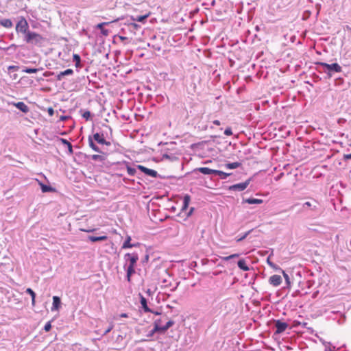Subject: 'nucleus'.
<instances>
[{
  "mask_svg": "<svg viewBox=\"0 0 351 351\" xmlns=\"http://www.w3.org/2000/svg\"><path fill=\"white\" fill-rule=\"evenodd\" d=\"M152 313H153L155 315H160V313L157 311L155 312V311H152Z\"/></svg>",
  "mask_w": 351,
  "mask_h": 351,
  "instance_id": "48",
  "label": "nucleus"
},
{
  "mask_svg": "<svg viewBox=\"0 0 351 351\" xmlns=\"http://www.w3.org/2000/svg\"><path fill=\"white\" fill-rule=\"evenodd\" d=\"M267 262L268 265H269L271 267L274 268V269H276V270H278H278H282V269H281L278 266H277L276 265H275L274 263H273L271 261H270V260H269V257H268V258H267Z\"/></svg>",
  "mask_w": 351,
  "mask_h": 351,
  "instance_id": "34",
  "label": "nucleus"
},
{
  "mask_svg": "<svg viewBox=\"0 0 351 351\" xmlns=\"http://www.w3.org/2000/svg\"><path fill=\"white\" fill-rule=\"evenodd\" d=\"M14 106H16L18 109L21 110L23 112H27L29 111L28 106L23 101H19L14 104Z\"/></svg>",
  "mask_w": 351,
  "mask_h": 351,
  "instance_id": "14",
  "label": "nucleus"
},
{
  "mask_svg": "<svg viewBox=\"0 0 351 351\" xmlns=\"http://www.w3.org/2000/svg\"><path fill=\"white\" fill-rule=\"evenodd\" d=\"M61 300L60 298L58 296L53 297V305L51 307V311H58L60 308Z\"/></svg>",
  "mask_w": 351,
  "mask_h": 351,
  "instance_id": "12",
  "label": "nucleus"
},
{
  "mask_svg": "<svg viewBox=\"0 0 351 351\" xmlns=\"http://www.w3.org/2000/svg\"><path fill=\"white\" fill-rule=\"evenodd\" d=\"M137 168L147 176H151L152 178H156L158 176V173L156 171L148 169L143 165H137Z\"/></svg>",
  "mask_w": 351,
  "mask_h": 351,
  "instance_id": "8",
  "label": "nucleus"
},
{
  "mask_svg": "<svg viewBox=\"0 0 351 351\" xmlns=\"http://www.w3.org/2000/svg\"><path fill=\"white\" fill-rule=\"evenodd\" d=\"M127 172L131 176H133L135 175L136 173V169H134V168H132L131 167H130L128 165H127Z\"/></svg>",
  "mask_w": 351,
  "mask_h": 351,
  "instance_id": "33",
  "label": "nucleus"
},
{
  "mask_svg": "<svg viewBox=\"0 0 351 351\" xmlns=\"http://www.w3.org/2000/svg\"><path fill=\"white\" fill-rule=\"evenodd\" d=\"M316 64L326 68L328 71L340 73L342 71L341 66L337 63L329 64L325 62H317Z\"/></svg>",
  "mask_w": 351,
  "mask_h": 351,
  "instance_id": "4",
  "label": "nucleus"
},
{
  "mask_svg": "<svg viewBox=\"0 0 351 351\" xmlns=\"http://www.w3.org/2000/svg\"><path fill=\"white\" fill-rule=\"evenodd\" d=\"M93 138H94L95 141H96L99 144L106 145H110V142L106 141L103 134H100L99 133H95L93 135Z\"/></svg>",
  "mask_w": 351,
  "mask_h": 351,
  "instance_id": "11",
  "label": "nucleus"
},
{
  "mask_svg": "<svg viewBox=\"0 0 351 351\" xmlns=\"http://www.w3.org/2000/svg\"><path fill=\"white\" fill-rule=\"evenodd\" d=\"M92 159L93 160H100L103 161L104 160V157L101 155L95 154L92 156Z\"/></svg>",
  "mask_w": 351,
  "mask_h": 351,
  "instance_id": "37",
  "label": "nucleus"
},
{
  "mask_svg": "<svg viewBox=\"0 0 351 351\" xmlns=\"http://www.w3.org/2000/svg\"><path fill=\"white\" fill-rule=\"evenodd\" d=\"M132 25L134 27V28H137L138 27V25L136 23H132Z\"/></svg>",
  "mask_w": 351,
  "mask_h": 351,
  "instance_id": "47",
  "label": "nucleus"
},
{
  "mask_svg": "<svg viewBox=\"0 0 351 351\" xmlns=\"http://www.w3.org/2000/svg\"><path fill=\"white\" fill-rule=\"evenodd\" d=\"M275 326L276 328V333H282L287 328L288 324L280 320H277L275 322Z\"/></svg>",
  "mask_w": 351,
  "mask_h": 351,
  "instance_id": "9",
  "label": "nucleus"
},
{
  "mask_svg": "<svg viewBox=\"0 0 351 351\" xmlns=\"http://www.w3.org/2000/svg\"><path fill=\"white\" fill-rule=\"evenodd\" d=\"M269 282L274 287L279 286L282 283V278L279 275H273L269 278Z\"/></svg>",
  "mask_w": 351,
  "mask_h": 351,
  "instance_id": "10",
  "label": "nucleus"
},
{
  "mask_svg": "<svg viewBox=\"0 0 351 351\" xmlns=\"http://www.w3.org/2000/svg\"><path fill=\"white\" fill-rule=\"evenodd\" d=\"M343 158L346 160H351V154H344Z\"/></svg>",
  "mask_w": 351,
  "mask_h": 351,
  "instance_id": "44",
  "label": "nucleus"
},
{
  "mask_svg": "<svg viewBox=\"0 0 351 351\" xmlns=\"http://www.w3.org/2000/svg\"><path fill=\"white\" fill-rule=\"evenodd\" d=\"M211 161L210 160H208V161H206L205 163H208V162H210Z\"/></svg>",
  "mask_w": 351,
  "mask_h": 351,
  "instance_id": "52",
  "label": "nucleus"
},
{
  "mask_svg": "<svg viewBox=\"0 0 351 351\" xmlns=\"http://www.w3.org/2000/svg\"><path fill=\"white\" fill-rule=\"evenodd\" d=\"M239 256V254H231V255L228 256L221 257V258L223 261H229L230 259H232V258H238Z\"/></svg>",
  "mask_w": 351,
  "mask_h": 351,
  "instance_id": "31",
  "label": "nucleus"
},
{
  "mask_svg": "<svg viewBox=\"0 0 351 351\" xmlns=\"http://www.w3.org/2000/svg\"><path fill=\"white\" fill-rule=\"evenodd\" d=\"M281 271H282V274L284 278L286 281V283L288 285H290V279H289V275L284 270H281Z\"/></svg>",
  "mask_w": 351,
  "mask_h": 351,
  "instance_id": "36",
  "label": "nucleus"
},
{
  "mask_svg": "<svg viewBox=\"0 0 351 351\" xmlns=\"http://www.w3.org/2000/svg\"><path fill=\"white\" fill-rule=\"evenodd\" d=\"M319 206V203L317 200L311 198L310 201H307L303 204V208H307L312 211H317L318 210Z\"/></svg>",
  "mask_w": 351,
  "mask_h": 351,
  "instance_id": "6",
  "label": "nucleus"
},
{
  "mask_svg": "<svg viewBox=\"0 0 351 351\" xmlns=\"http://www.w3.org/2000/svg\"><path fill=\"white\" fill-rule=\"evenodd\" d=\"M73 60L75 62V66L77 67L79 66V65L80 64V61H81L80 56L77 54H74L73 55Z\"/></svg>",
  "mask_w": 351,
  "mask_h": 351,
  "instance_id": "35",
  "label": "nucleus"
},
{
  "mask_svg": "<svg viewBox=\"0 0 351 351\" xmlns=\"http://www.w3.org/2000/svg\"><path fill=\"white\" fill-rule=\"evenodd\" d=\"M244 202L248 203L250 204H260L263 203V199H255V198H248L243 200Z\"/></svg>",
  "mask_w": 351,
  "mask_h": 351,
  "instance_id": "23",
  "label": "nucleus"
},
{
  "mask_svg": "<svg viewBox=\"0 0 351 351\" xmlns=\"http://www.w3.org/2000/svg\"><path fill=\"white\" fill-rule=\"evenodd\" d=\"M120 39L123 40H125L126 39V37H123V36H120Z\"/></svg>",
  "mask_w": 351,
  "mask_h": 351,
  "instance_id": "50",
  "label": "nucleus"
},
{
  "mask_svg": "<svg viewBox=\"0 0 351 351\" xmlns=\"http://www.w3.org/2000/svg\"><path fill=\"white\" fill-rule=\"evenodd\" d=\"M40 69H31V68H25L23 69V71L26 73H37Z\"/></svg>",
  "mask_w": 351,
  "mask_h": 351,
  "instance_id": "32",
  "label": "nucleus"
},
{
  "mask_svg": "<svg viewBox=\"0 0 351 351\" xmlns=\"http://www.w3.org/2000/svg\"><path fill=\"white\" fill-rule=\"evenodd\" d=\"M238 267L243 271H247L250 270L246 261L244 259H240L237 263Z\"/></svg>",
  "mask_w": 351,
  "mask_h": 351,
  "instance_id": "17",
  "label": "nucleus"
},
{
  "mask_svg": "<svg viewBox=\"0 0 351 351\" xmlns=\"http://www.w3.org/2000/svg\"><path fill=\"white\" fill-rule=\"evenodd\" d=\"M125 258L130 262V265L127 269V279L130 282L132 275L135 273V266L138 260V256L136 254L128 253L125 255Z\"/></svg>",
  "mask_w": 351,
  "mask_h": 351,
  "instance_id": "2",
  "label": "nucleus"
},
{
  "mask_svg": "<svg viewBox=\"0 0 351 351\" xmlns=\"http://www.w3.org/2000/svg\"><path fill=\"white\" fill-rule=\"evenodd\" d=\"M197 171H198L199 172H200L204 175H210V174L215 173V169H211L208 167H199V168L197 169Z\"/></svg>",
  "mask_w": 351,
  "mask_h": 351,
  "instance_id": "15",
  "label": "nucleus"
},
{
  "mask_svg": "<svg viewBox=\"0 0 351 351\" xmlns=\"http://www.w3.org/2000/svg\"><path fill=\"white\" fill-rule=\"evenodd\" d=\"M241 165V162H234L232 163H227L226 164V167L230 169H233L239 167Z\"/></svg>",
  "mask_w": 351,
  "mask_h": 351,
  "instance_id": "27",
  "label": "nucleus"
},
{
  "mask_svg": "<svg viewBox=\"0 0 351 351\" xmlns=\"http://www.w3.org/2000/svg\"><path fill=\"white\" fill-rule=\"evenodd\" d=\"M26 293H29L31 297H32V306H35V303H36V301H35V298H36V293H34V291L31 289V288H27L26 289Z\"/></svg>",
  "mask_w": 351,
  "mask_h": 351,
  "instance_id": "25",
  "label": "nucleus"
},
{
  "mask_svg": "<svg viewBox=\"0 0 351 351\" xmlns=\"http://www.w3.org/2000/svg\"><path fill=\"white\" fill-rule=\"evenodd\" d=\"M89 146L95 152H99V149L98 147L93 143L92 138L90 137L88 138Z\"/></svg>",
  "mask_w": 351,
  "mask_h": 351,
  "instance_id": "30",
  "label": "nucleus"
},
{
  "mask_svg": "<svg viewBox=\"0 0 351 351\" xmlns=\"http://www.w3.org/2000/svg\"><path fill=\"white\" fill-rule=\"evenodd\" d=\"M60 141L64 144L66 145V147H68L69 152L72 154L73 153V147L70 142H69L66 139L64 138H60Z\"/></svg>",
  "mask_w": 351,
  "mask_h": 351,
  "instance_id": "29",
  "label": "nucleus"
},
{
  "mask_svg": "<svg viewBox=\"0 0 351 351\" xmlns=\"http://www.w3.org/2000/svg\"><path fill=\"white\" fill-rule=\"evenodd\" d=\"M193 210V208H191V210H190L189 213L188 214V216H189V215H191V213H192Z\"/></svg>",
  "mask_w": 351,
  "mask_h": 351,
  "instance_id": "49",
  "label": "nucleus"
},
{
  "mask_svg": "<svg viewBox=\"0 0 351 351\" xmlns=\"http://www.w3.org/2000/svg\"><path fill=\"white\" fill-rule=\"evenodd\" d=\"M40 186L41 187V190L43 193L54 191V189L50 186L45 185L41 182H40Z\"/></svg>",
  "mask_w": 351,
  "mask_h": 351,
  "instance_id": "26",
  "label": "nucleus"
},
{
  "mask_svg": "<svg viewBox=\"0 0 351 351\" xmlns=\"http://www.w3.org/2000/svg\"><path fill=\"white\" fill-rule=\"evenodd\" d=\"M0 25L5 28H11L13 25L12 21L8 19L1 20Z\"/></svg>",
  "mask_w": 351,
  "mask_h": 351,
  "instance_id": "20",
  "label": "nucleus"
},
{
  "mask_svg": "<svg viewBox=\"0 0 351 351\" xmlns=\"http://www.w3.org/2000/svg\"><path fill=\"white\" fill-rule=\"evenodd\" d=\"M250 232H251V230H249L247 232H245L243 236L237 239V242H240V241H243V239H245L247 237V235L250 233Z\"/></svg>",
  "mask_w": 351,
  "mask_h": 351,
  "instance_id": "38",
  "label": "nucleus"
},
{
  "mask_svg": "<svg viewBox=\"0 0 351 351\" xmlns=\"http://www.w3.org/2000/svg\"><path fill=\"white\" fill-rule=\"evenodd\" d=\"M130 241H131V237L130 236H128L126 237L125 241H124V243H123V244L122 245V248L123 249H126V248H131L132 247L136 246V244H131Z\"/></svg>",
  "mask_w": 351,
  "mask_h": 351,
  "instance_id": "19",
  "label": "nucleus"
},
{
  "mask_svg": "<svg viewBox=\"0 0 351 351\" xmlns=\"http://www.w3.org/2000/svg\"><path fill=\"white\" fill-rule=\"evenodd\" d=\"M213 123L216 125H219L221 123H220V121L219 120H215L213 121Z\"/></svg>",
  "mask_w": 351,
  "mask_h": 351,
  "instance_id": "45",
  "label": "nucleus"
},
{
  "mask_svg": "<svg viewBox=\"0 0 351 351\" xmlns=\"http://www.w3.org/2000/svg\"><path fill=\"white\" fill-rule=\"evenodd\" d=\"M150 14H151V12H149L147 14H145V15H142V16H137L136 19L132 16V19L133 21H138V22H141V23H143V22H144V21H145V20L146 19H147V18L150 16Z\"/></svg>",
  "mask_w": 351,
  "mask_h": 351,
  "instance_id": "24",
  "label": "nucleus"
},
{
  "mask_svg": "<svg viewBox=\"0 0 351 351\" xmlns=\"http://www.w3.org/2000/svg\"><path fill=\"white\" fill-rule=\"evenodd\" d=\"M120 317H121L127 318V317H128V314H127V313H121V314L120 315Z\"/></svg>",
  "mask_w": 351,
  "mask_h": 351,
  "instance_id": "46",
  "label": "nucleus"
},
{
  "mask_svg": "<svg viewBox=\"0 0 351 351\" xmlns=\"http://www.w3.org/2000/svg\"><path fill=\"white\" fill-rule=\"evenodd\" d=\"M51 321H49V322H48L45 324V327H44V329H45V330L46 332H49V331L51 330Z\"/></svg>",
  "mask_w": 351,
  "mask_h": 351,
  "instance_id": "39",
  "label": "nucleus"
},
{
  "mask_svg": "<svg viewBox=\"0 0 351 351\" xmlns=\"http://www.w3.org/2000/svg\"><path fill=\"white\" fill-rule=\"evenodd\" d=\"M83 117L85 118L86 119H88L89 117H90V112L89 111H86L84 112V114H82Z\"/></svg>",
  "mask_w": 351,
  "mask_h": 351,
  "instance_id": "42",
  "label": "nucleus"
},
{
  "mask_svg": "<svg viewBox=\"0 0 351 351\" xmlns=\"http://www.w3.org/2000/svg\"><path fill=\"white\" fill-rule=\"evenodd\" d=\"M73 73V71L71 69H68L64 71L60 72L59 74H58L56 78L58 80H62L64 76L65 75H70Z\"/></svg>",
  "mask_w": 351,
  "mask_h": 351,
  "instance_id": "16",
  "label": "nucleus"
},
{
  "mask_svg": "<svg viewBox=\"0 0 351 351\" xmlns=\"http://www.w3.org/2000/svg\"><path fill=\"white\" fill-rule=\"evenodd\" d=\"M224 134L226 136H231L232 134V132L230 128H227L224 131Z\"/></svg>",
  "mask_w": 351,
  "mask_h": 351,
  "instance_id": "41",
  "label": "nucleus"
},
{
  "mask_svg": "<svg viewBox=\"0 0 351 351\" xmlns=\"http://www.w3.org/2000/svg\"><path fill=\"white\" fill-rule=\"evenodd\" d=\"M47 112H48V114L50 115V116H53V114H54V110L52 108H49L48 110H47Z\"/></svg>",
  "mask_w": 351,
  "mask_h": 351,
  "instance_id": "43",
  "label": "nucleus"
},
{
  "mask_svg": "<svg viewBox=\"0 0 351 351\" xmlns=\"http://www.w3.org/2000/svg\"><path fill=\"white\" fill-rule=\"evenodd\" d=\"M83 231H86L87 232H92L93 230H82Z\"/></svg>",
  "mask_w": 351,
  "mask_h": 351,
  "instance_id": "51",
  "label": "nucleus"
},
{
  "mask_svg": "<svg viewBox=\"0 0 351 351\" xmlns=\"http://www.w3.org/2000/svg\"><path fill=\"white\" fill-rule=\"evenodd\" d=\"M167 319V315H164L159 319L154 320V328L151 332V336L153 335L155 332L164 333L174 324V322L170 319L167 322L165 325H162V322L165 321Z\"/></svg>",
  "mask_w": 351,
  "mask_h": 351,
  "instance_id": "1",
  "label": "nucleus"
},
{
  "mask_svg": "<svg viewBox=\"0 0 351 351\" xmlns=\"http://www.w3.org/2000/svg\"><path fill=\"white\" fill-rule=\"evenodd\" d=\"M141 304L145 312H152V310L148 307L147 304V300L145 297L141 295Z\"/></svg>",
  "mask_w": 351,
  "mask_h": 351,
  "instance_id": "21",
  "label": "nucleus"
},
{
  "mask_svg": "<svg viewBox=\"0 0 351 351\" xmlns=\"http://www.w3.org/2000/svg\"><path fill=\"white\" fill-rule=\"evenodd\" d=\"M190 201H191L190 195H187V194L185 195L184 196V199H183V205H182V210H186V208H188V206L189 205Z\"/></svg>",
  "mask_w": 351,
  "mask_h": 351,
  "instance_id": "22",
  "label": "nucleus"
},
{
  "mask_svg": "<svg viewBox=\"0 0 351 351\" xmlns=\"http://www.w3.org/2000/svg\"><path fill=\"white\" fill-rule=\"evenodd\" d=\"M114 328V324H110L109 327L107 328V329L105 330L104 333V335H107L108 332H110Z\"/></svg>",
  "mask_w": 351,
  "mask_h": 351,
  "instance_id": "40",
  "label": "nucleus"
},
{
  "mask_svg": "<svg viewBox=\"0 0 351 351\" xmlns=\"http://www.w3.org/2000/svg\"><path fill=\"white\" fill-rule=\"evenodd\" d=\"M43 40V37L36 33V32H28L25 35V40L27 43H39Z\"/></svg>",
  "mask_w": 351,
  "mask_h": 351,
  "instance_id": "3",
  "label": "nucleus"
},
{
  "mask_svg": "<svg viewBox=\"0 0 351 351\" xmlns=\"http://www.w3.org/2000/svg\"><path fill=\"white\" fill-rule=\"evenodd\" d=\"M215 174L219 176L221 179H226L227 177L231 175L230 173H225L219 170H215Z\"/></svg>",
  "mask_w": 351,
  "mask_h": 351,
  "instance_id": "28",
  "label": "nucleus"
},
{
  "mask_svg": "<svg viewBox=\"0 0 351 351\" xmlns=\"http://www.w3.org/2000/svg\"><path fill=\"white\" fill-rule=\"evenodd\" d=\"M28 28H29L28 23L24 18H22L21 20H19L16 25V32H21L23 34H27L28 32H27Z\"/></svg>",
  "mask_w": 351,
  "mask_h": 351,
  "instance_id": "5",
  "label": "nucleus"
},
{
  "mask_svg": "<svg viewBox=\"0 0 351 351\" xmlns=\"http://www.w3.org/2000/svg\"><path fill=\"white\" fill-rule=\"evenodd\" d=\"M88 240L91 242H97V241H105L108 239V237L106 235L99 236V237H95V236H89Z\"/></svg>",
  "mask_w": 351,
  "mask_h": 351,
  "instance_id": "18",
  "label": "nucleus"
},
{
  "mask_svg": "<svg viewBox=\"0 0 351 351\" xmlns=\"http://www.w3.org/2000/svg\"><path fill=\"white\" fill-rule=\"evenodd\" d=\"M109 23H110L109 22H103V23L97 24L96 27L101 30V33L104 36H107L109 34V31L106 29H104V26L108 25Z\"/></svg>",
  "mask_w": 351,
  "mask_h": 351,
  "instance_id": "13",
  "label": "nucleus"
},
{
  "mask_svg": "<svg viewBox=\"0 0 351 351\" xmlns=\"http://www.w3.org/2000/svg\"><path fill=\"white\" fill-rule=\"evenodd\" d=\"M250 181H251V178L247 180L244 182H241V183H239V184H236L232 185V186H230L229 187V189L230 191H244L247 187V186L249 185Z\"/></svg>",
  "mask_w": 351,
  "mask_h": 351,
  "instance_id": "7",
  "label": "nucleus"
}]
</instances>
